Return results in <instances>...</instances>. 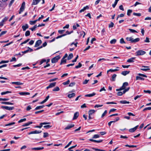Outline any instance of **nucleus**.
I'll use <instances>...</instances> for the list:
<instances>
[{
    "mask_svg": "<svg viewBox=\"0 0 151 151\" xmlns=\"http://www.w3.org/2000/svg\"><path fill=\"white\" fill-rule=\"evenodd\" d=\"M92 149L96 151H105V150H100L97 148H93Z\"/></svg>",
    "mask_w": 151,
    "mask_h": 151,
    "instance_id": "nucleus-53",
    "label": "nucleus"
},
{
    "mask_svg": "<svg viewBox=\"0 0 151 151\" xmlns=\"http://www.w3.org/2000/svg\"><path fill=\"white\" fill-rule=\"evenodd\" d=\"M89 9V7L88 6H86L84 7L83 9H81L79 11L80 13H81L82 12L84 11L86 9Z\"/></svg>",
    "mask_w": 151,
    "mask_h": 151,
    "instance_id": "nucleus-16",
    "label": "nucleus"
},
{
    "mask_svg": "<svg viewBox=\"0 0 151 151\" xmlns=\"http://www.w3.org/2000/svg\"><path fill=\"white\" fill-rule=\"evenodd\" d=\"M41 0H33L32 4V5H36Z\"/></svg>",
    "mask_w": 151,
    "mask_h": 151,
    "instance_id": "nucleus-11",
    "label": "nucleus"
},
{
    "mask_svg": "<svg viewBox=\"0 0 151 151\" xmlns=\"http://www.w3.org/2000/svg\"><path fill=\"white\" fill-rule=\"evenodd\" d=\"M116 75L115 74H114L112 76V81H115V78L116 77Z\"/></svg>",
    "mask_w": 151,
    "mask_h": 151,
    "instance_id": "nucleus-37",
    "label": "nucleus"
},
{
    "mask_svg": "<svg viewBox=\"0 0 151 151\" xmlns=\"http://www.w3.org/2000/svg\"><path fill=\"white\" fill-rule=\"evenodd\" d=\"M116 40L115 39H114L111 40L110 42L111 44H114L116 42Z\"/></svg>",
    "mask_w": 151,
    "mask_h": 151,
    "instance_id": "nucleus-55",
    "label": "nucleus"
},
{
    "mask_svg": "<svg viewBox=\"0 0 151 151\" xmlns=\"http://www.w3.org/2000/svg\"><path fill=\"white\" fill-rule=\"evenodd\" d=\"M11 83L12 84H15L17 85H22L23 84V83H22L20 82H19V81L15 82H12Z\"/></svg>",
    "mask_w": 151,
    "mask_h": 151,
    "instance_id": "nucleus-27",
    "label": "nucleus"
},
{
    "mask_svg": "<svg viewBox=\"0 0 151 151\" xmlns=\"http://www.w3.org/2000/svg\"><path fill=\"white\" fill-rule=\"evenodd\" d=\"M70 82V81L69 80H68L66 82H64L63 83V85H66L68 84Z\"/></svg>",
    "mask_w": 151,
    "mask_h": 151,
    "instance_id": "nucleus-45",
    "label": "nucleus"
},
{
    "mask_svg": "<svg viewBox=\"0 0 151 151\" xmlns=\"http://www.w3.org/2000/svg\"><path fill=\"white\" fill-rule=\"evenodd\" d=\"M79 112H76L74 115L73 120H75L77 119L79 116Z\"/></svg>",
    "mask_w": 151,
    "mask_h": 151,
    "instance_id": "nucleus-14",
    "label": "nucleus"
},
{
    "mask_svg": "<svg viewBox=\"0 0 151 151\" xmlns=\"http://www.w3.org/2000/svg\"><path fill=\"white\" fill-rule=\"evenodd\" d=\"M37 27V25H35L34 27L32 28H29L30 30H31L32 31H34L35 30V29Z\"/></svg>",
    "mask_w": 151,
    "mask_h": 151,
    "instance_id": "nucleus-36",
    "label": "nucleus"
},
{
    "mask_svg": "<svg viewBox=\"0 0 151 151\" xmlns=\"http://www.w3.org/2000/svg\"><path fill=\"white\" fill-rule=\"evenodd\" d=\"M129 30L130 31V32H131L132 33H134V32L137 33V32L135 30H134V29H129Z\"/></svg>",
    "mask_w": 151,
    "mask_h": 151,
    "instance_id": "nucleus-52",
    "label": "nucleus"
},
{
    "mask_svg": "<svg viewBox=\"0 0 151 151\" xmlns=\"http://www.w3.org/2000/svg\"><path fill=\"white\" fill-rule=\"evenodd\" d=\"M82 64L81 63H79L78 64V65L76 66L75 67L76 68H80L82 66Z\"/></svg>",
    "mask_w": 151,
    "mask_h": 151,
    "instance_id": "nucleus-41",
    "label": "nucleus"
},
{
    "mask_svg": "<svg viewBox=\"0 0 151 151\" xmlns=\"http://www.w3.org/2000/svg\"><path fill=\"white\" fill-rule=\"evenodd\" d=\"M74 126V124H71L70 125H68L66 127L65 129H70Z\"/></svg>",
    "mask_w": 151,
    "mask_h": 151,
    "instance_id": "nucleus-15",
    "label": "nucleus"
},
{
    "mask_svg": "<svg viewBox=\"0 0 151 151\" xmlns=\"http://www.w3.org/2000/svg\"><path fill=\"white\" fill-rule=\"evenodd\" d=\"M52 126H50V125H45L44 126V127L46 129H48L51 127Z\"/></svg>",
    "mask_w": 151,
    "mask_h": 151,
    "instance_id": "nucleus-63",
    "label": "nucleus"
},
{
    "mask_svg": "<svg viewBox=\"0 0 151 151\" xmlns=\"http://www.w3.org/2000/svg\"><path fill=\"white\" fill-rule=\"evenodd\" d=\"M44 147H34L33 148H32V150H42L43 149H44Z\"/></svg>",
    "mask_w": 151,
    "mask_h": 151,
    "instance_id": "nucleus-24",
    "label": "nucleus"
},
{
    "mask_svg": "<svg viewBox=\"0 0 151 151\" xmlns=\"http://www.w3.org/2000/svg\"><path fill=\"white\" fill-rule=\"evenodd\" d=\"M100 135L99 134H95L93 137V138H99L100 137Z\"/></svg>",
    "mask_w": 151,
    "mask_h": 151,
    "instance_id": "nucleus-51",
    "label": "nucleus"
},
{
    "mask_svg": "<svg viewBox=\"0 0 151 151\" xmlns=\"http://www.w3.org/2000/svg\"><path fill=\"white\" fill-rule=\"evenodd\" d=\"M33 51V50L30 48H28L27 50L24 51H22V55L23 54L29 52H31Z\"/></svg>",
    "mask_w": 151,
    "mask_h": 151,
    "instance_id": "nucleus-6",
    "label": "nucleus"
},
{
    "mask_svg": "<svg viewBox=\"0 0 151 151\" xmlns=\"http://www.w3.org/2000/svg\"><path fill=\"white\" fill-rule=\"evenodd\" d=\"M19 94L21 95H29L30 94V93L27 92H20L19 93Z\"/></svg>",
    "mask_w": 151,
    "mask_h": 151,
    "instance_id": "nucleus-21",
    "label": "nucleus"
},
{
    "mask_svg": "<svg viewBox=\"0 0 151 151\" xmlns=\"http://www.w3.org/2000/svg\"><path fill=\"white\" fill-rule=\"evenodd\" d=\"M107 110H106L104 111V113L102 114L101 117V118L105 116V115L107 114Z\"/></svg>",
    "mask_w": 151,
    "mask_h": 151,
    "instance_id": "nucleus-62",
    "label": "nucleus"
},
{
    "mask_svg": "<svg viewBox=\"0 0 151 151\" xmlns=\"http://www.w3.org/2000/svg\"><path fill=\"white\" fill-rule=\"evenodd\" d=\"M9 100V98H0V101H7Z\"/></svg>",
    "mask_w": 151,
    "mask_h": 151,
    "instance_id": "nucleus-54",
    "label": "nucleus"
},
{
    "mask_svg": "<svg viewBox=\"0 0 151 151\" xmlns=\"http://www.w3.org/2000/svg\"><path fill=\"white\" fill-rule=\"evenodd\" d=\"M25 6V3L24 2H23L22 4L21 7L20 9L19 14H20L22 12L24 11Z\"/></svg>",
    "mask_w": 151,
    "mask_h": 151,
    "instance_id": "nucleus-4",
    "label": "nucleus"
},
{
    "mask_svg": "<svg viewBox=\"0 0 151 151\" xmlns=\"http://www.w3.org/2000/svg\"><path fill=\"white\" fill-rule=\"evenodd\" d=\"M119 70L118 69H109V70H108L107 71V73H108L109 72H114L115 71H117Z\"/></svg>",
    "mask_w": 151,
    "mask_h": 151,
    "instance_id": "nucleus-33",
    "label": "nucleus"
},
{
    "mask_svg": "<svg viewBox=\"0 0 151 151\" xmlns=\"http://www.w3.org/2000/svg\"><path fill=\"white\" fill-rule=\"evenodd\" d=\"M66 59H63V58L61 59L60 65H61L63 63H66Z\"/></svg>",
    "mask_w": 151,
    "mask_h": 151,
    "instance_id": "nucleus-40",
    "label": "nucleus"
},
{
    "mask_svg": "<svg viewBox=\"0 0 151 151\" xmlns=\"http://www.w3.org/2000/svg\"><path fill=\"white\" fill-rule=\"evenodd\" d=\"M44 106H45L44 105L37 106L35 108L34 110H37L38 109H41L43 108L44 107Z\"/></svg>",
    "mask_w": 151,
    "mask_h": 151,
    "instance_id": "nucleus-23",
    "label": "nucleus"
},
{
    "mask_svg": "<svg viewBox=\"0 0 151 151\" xmlns=\"http://www.w3.org/2000/svg\"><path fill=\"white\" fill-rule=\"evenodd\" d=\"M9 62V60H2L0 62V64L2 63H8Z\"/></svg>",
    "mask_w": 151,
    "mask_h": 151,
    "instance_id": "nucleus-47",
    "label": "nucleus"
},
{
    "mask_svg": "<svg viewBox=\"0 0 151 151\" xmlns=\"http://www.w3.org/2000/svg\"><path fill=\"white\" fill-rule=\"evenodd\" d=\"M95 112V111L94 110H90L89 111L88 113L89 115H91L93 114Z\"/></svg>",
    "mask_w": 151,
    "mask_h": 151,
    "instance_id": "nucleus-35",
    "label": "nucleus"
},
{
    "mask_svg": "<svg viewBox=\"0 0 151 151\" xmlns=\"http://www.w3.org/2000/svg\"><path fill=\"white\" fill-rule=\"evenodd\" d=\"M132 10L130 9H129L127 11V15L129 16L130 15V14L132 13Z\"/></svg>",
    "mask_w": 151,
    "mask_h": 151,
    "instance_id": "nucleus-43",
    "label": "nucleus"
},
{
    "mask_svg": "<svg viewBox=\"0 0 151 151\" xmlns=\"http://www.w3.org/2000/svg\"><path fill=\"white\" fill-rule=\"evenodd\" d=\"M146 53V52L142 50H139L136 52V54L137 56L143 55Z\"/></svg>",
    "mask_w": 151,
    "mask_h": 151,
    "instance_id": "nucleus-3",
    "label": "nucleus"
},
{
    "mask_svg": "<svg viewBox=\"0 0 151 151\" xmlns=\"http://www.w3.org/2000/svg\"><path fill=\"white\" fill-rule=\"evenodd\" d=\"M56 82H55L50 83L48 86L46 87L47 89H48L49 88H51L54 87L56 85Z\"/></svg>",
    "mask_w": 151,
    "mask_h": 151,
    "instance_id": "nucleus-7",
    "label": "nucleus"
},
{
    "mask_svg": "<svg viewBox=\"0 0 151 151\" xmlns=\"http://www.w3.org/2000/svg\"><path fill=\"white\" fill-rule=\"evenodd\" d=\"M73 57V55L72 53H70L67 58V59L68 60H70Z\"/></svg>",
    "mask_w": 151,
    "mask_h": 151,
    "instance_id": "nucleus-30",
    "label": "nucleus"
},
{
    "mask_svg": "<svg viewBox=\"0 0 151 151\" xmlns=\"http://www.w3.org/2000/svg\"><path fill=\"white\" fill-rule=\"evenodd\" d=\"M61 58L60 55H57L51 59V62L52 63H55L57 62L58 60Z\"/></svg>",
    "mask_w": 151,
    "mask_h": 151,
    "instance_id": "nucleus-2",
    "label": "nucleus"
},
{
    "mask_svg": "<svg viewBox=\"0 0 151 151\" xmlns=\"http://www.w3.org/2000/svg\"><path fill=\"white\" fill-rule=\"evenodd\" d=\"M75 84H76V83L75 82H72V83H70L69 84V86H70V87H72L73 86H74Z\"/></svg>",
    "mask_w": 151,
    "mask_h": 151,
    "instance_id": "nucleus-64",
    "label": "nucleus"
},
{
    "mask_svg": "<svg viewBox=\"0 0 151 151\" xmlns=\"http://www.w3.org/2000/svg\"><path fill=\"white\" fill-rule=\"evenodd\" d=\"M49 135V134L47 132H44V135L43 137L44 138H45L47 137Z\"/></svg>",
    "mask_w": 151,
    "mask_h": 151,
    "instance_id": "nucleus-50",
    "label": "nucleus"
},
{
    "mask_svg": "<svg viewBox=\"0 0 151 151\" xmlns=\"http://www.w3.org/2000/svg\"><path fill=\"white\" fill-rule=\"evenodd\" d=\"M114 23L113 22H111L110 24H109V28L112 27L114 26Z\"/></svg>",
    "mask_w": 151,
    "mask_h": 151,
    "instance_id": "nucleus-58",
    "label": "nucleus"
},
{
    "mask_svg": "<svg viewBox=\"0 0 151 151\" xmlns=\"http://www.w3.org/2000/svg\"><path fill=\"white\" fill-rule=\"evenodd\" d=\"M58 79V78H55L53 79H50L49 80V81L50 82H51L56 81Z\"/></svg>",
    "mask_w": 151,
    "mask_h": 151,
    "instance_id": "nucleus-61",
    "label": "nucleus"
},
{
    "mask_svg": "<svg viewBox=\"0 0 151 151\" xmlns=\"http://www.w3.org/2000/svg\"><path fill=\"white\" fill-rule=\"evenodd\" d=\"M95 95L96 93L94 92H93L91 94H86L85 96V97H91L95 96Z\"/></svg>",
    "mask_w": 151,
    "mask_h": 151,
    "instance_id": "nucleus-19",
    "label": "nucleus"
},
{
    "mask_svg": "<svg viewBox=\"0 0 151 151\" xmlns=\"http://www.w3.org/2000/svg\"><path fill=\"white\" fill-rule=\"evenodd\" d=\"M49 97V96L48 95L46 97V98L43 101L40 102L39 104H42L45 103L48 100Z\"/></svg>",
    "mask_w": 151,
    "mask_h": 151,
    "instance_id": "nucleus-17",
    "label": "nucleus"
},
{
    "mask_svg": "<svg viewBox=\"0 0 151 151\" xmlns=\"http://www.w3.org/2000/svg\"><path fill=\"white\" fill-rule=\"evenodd\" d=\"M135 58L134 57L132 58L128 59L127 60V62L128 63L133 62H134L133 60L135 59Z\"/></svg>",
    "mask_w": 151,
    "mask_h": 151,
    "instance_id": "nucleus-25",
    "label": "nucleus"
},
{
    "mask_svg": "<svg viewBox=\"0 0 151 151\" xmlns=\"http://www.w3.org/2000/svg\"><path fill=\"white\" fill-rule=\"evenodd\" d=\"M11 93V91H6V92H1V94L2 95H5V94H6L7 93Z\"/></svg>",
    "mask_w": 151,
    "mask_h": 151,
    "instance_id": "nucleus-39",
    "label": "nucleus"
},
{
    "mask_svg": "<svg viewBox=\"0 0 151 151\" xmlns=\"http://www.w3.org/2000/svg\"><path fill=\"white\" fill-rule=\"evenodd\" d=\"M42 41L40 40H37L35 43V47L39 46L42 43Z\"/></svg>",
    "mask_w": 151,
    "mask_h": 151,
    "instance_id": "nucleus-8",
    "label": "nucleus"
},
{
    "mask_svg": "<svg viewBox=\"0 0 151 151\" xmlns=\"http://www.w3.org/2000/svg\"><path fill=\"white\" fill-rule=\"evenodd\" d=\"M1 108L3 109H5L7 110L10 111L13 110L14 109V107H9L8 106H2Z\"/></svg>",
    "mask_w": 151,
    "mask_h": 151,
    "instance_id": "nucleus-5",
    "label": "nucleus"
},
{
    "mask_svg": "<svg viewBox=\"0 0 151 151\" xmlns=\"http://www.w3.org/2000/svg\"><path fill=\"white\" fill-rule=\"evenodd\" d=\"M142 67L147 68H141L140 70L142 71H147L150 70V68H149V66H142Z\"/></svg>",
    "mask_w": 151,
    "mask_h": 151,
    "instance_id": "nucleus-12",
    "label": "nucleus"
},
{
    "mask_svg": "<svg viewBox=\"0 0 151 151\" xmlns=\"http://www.w3.org/2000/svg\"><path fill=\"white\" fill-rule=\"evenodd\" d=\"M30 35V32L29 31L27 30L26 31L25 33V36L26 37L29 36Z\"/></svg>",
    "mask_w": 151,
    "mask_h": 151,
    "instance_id": "nucleus-42",
    "label": "nucleus"
},
{
    "mask_svg": "<svg viewBox=\"0 0 151 151\" xmlns=\"http://www.w3.org/2000/svg\"><path fill=\"white\" fill-rule=\"evenodd\" d=\"M120 42L121 44L125 43L124 41V39L123 38H122L120 40Z\"/></svg>",
    "mask_w": 151,
    "mask_h": 151,
    "instance_id": "nucleus-60",
    "label": "nucleus"
},
{
    "mask_svg": "<svg viewBox=\"0 0 151 151\" xmlns=\"http://www.w3.org/2000/svg\"><path fill=\"white\" fill-rule=\"evenodd\" d=\"M119 119V117H117L116 118V120H114L112 121H110L111 123H115L116 122L118 121Z\"/></svg>",
    "mask_w": 151,
    "mask_h": 151,
    "instance_id": "nucleus-56",
    "label": "nucleus"
},
{
    "mask_svg": "<svg viewBox=\"0 0 151 151\" xmlns=\"http://www.w3.org/2000/svg\"><path fill=\"white\" fill-rule=\"evenodd\" d=\"M1 103L2 104H7V105H13V103H12L10 102H2Z\"/></svg>",
    "mask_w": 151,
    "mask_h": 151,
    "instance_id": "nucleus-31",
    "label": "nucleus"
},
{
    "mask_svg": "<svg viewBox=\"0 0 151 151\" xmlns=\"http://www.w3.org/2000/svg\"><path fill=\"white\" fill-rule=\"evenodd\" d=\"M126 39L127 41H130L131 43H135L138 42L140 40L139 38L134 39L132 37H127Z\"/></svg>",
    "mask_w": 151,
    "mask_h": 151,
    "instance_id": "nucleus-1",
    "label": "nucleus"
},
{
    "mask_svg": "<svg viewBox=\"0 0 151 151\" xmlns=\"http://www.w3.org/2000/svg\"><path fill=\"white\" fill-rule=\"evenodd\" d=\"M66 35V34H63V35H60V36H58V37H56V39H58L59 38H61V37H63L64 36H65Z\"/></svg>",
    "mask_w": 151,
    "mask_h": 151,
    "instance_id": "nucleus-57",
    "label": "nucleus"
},
{
    "mask_svg": "<svg viewBox=\"0 0 151 151\" xmlns=\"http://www.w3.org/2000/svg\"><path fill=\"white\" fill-rule=\"evenodd\" d=\"M46 60L45 59H42L40 62V65H41L43 63L46 62Z\"/></svg>",
    "mask_w": 151,
    "mask_h": 151,
    "instance_id": "nucleus-49",
    "label": "nucleus"
},
{
    "mask_svg": "<svg viewBox=\"0 0 151 151\" xmlns=\"http://www.w3.org/2000/svg\"><path fill=\"white\" fill-rule=\"evenodd\" d=\"M130 72V71H123L122 72V73H121V74L124 76H125L127 74H128Z\"/></svg>",
    "mask_w": 151,
    "mask_h": 151,
    "instance_id": "nucleus-18",
    "label": "nucleus"
},
{
    "mask_svg": "<svg viewBox=\"0 0 151 151\" xmlns=\"http://www.w3.org/2000/svg\"><path fill=\"white\" fill-rule=\"evenodd\" d=\"M120 103L121 104H129L130 103V102L129 101H127L126 100H122L120 101Z\"/></svg>",
    "mask_w": 151,
    "mask_h": 151,
    "instance_id": "nucleus-22",
    "label": "nucleus"
},
{
    "mask_svg": "<svg viewBox=\"0 0 151 151\" xmlns=\"http://www.w3.org/2000/svg\"><path fill=\"white\" fill-rule=\"evenodd\" d=\"M135 130H136L135 129L133 128L129 129V131L131 132H134Z\"/></svg>",
    "mask_w": 151,
    "mask_h": 151,
    "instance_id": "nucleus-59",
    "label": "nucleus"
},
{
    "mask_svg": "<svg viewBox=\"0 0 151 151\" xmlns=\"http://www.w3.org/2000/svg\"><path fill=\"white\" fill-rule=\"evenodd\" d=\"M75 96V94L74 93H72L71 94H69L68 95V96L70 98H71Z\"/></svg>",
    "mask_w": 151,
    "mask_h": 151,
    "instance_id": "nucleus-28",
    "label": "nucleus"
},
{
    "mask_svg": "<svg viewBox=\"0 0 151 151\" xmlns=\"http://www.w3.org/2000/svg\"><path fill=\"white\" fill-rule=\"evenodd\" d=\"M29 27L28 25L26 24L24 25H23L22 26V28L23 31H25L26 30V29L28 28Z\"/></svg>",
    "mask_w": 151,
    "mask_h": 151,
    "instance_id": "nucleus-13",
    "label": "nucleus"
},
{
    "mask_svg": "<svg viewBox=\"0 0 151 151\" xmlns=\"http://www.w3.org/2000/svg\"><path fill=\"white\" fill-rule=\"evenodd\" d=\"M119 0H115V1L114 2V4H112V7L114 8L116 6V5L117 4V3L118 2V1H119Z\"/></svg>",
    "mask_w": 151,
    "mask_h": 151,
    "instance_id": "nucleus-38",
    "label": "nucleus"
},
{
    "mask_svg": "<svg viewBox=\"0 0 151 151\" xmlns=\"http://www.w3.org/2000/svg\"><path fill=\"white\" fill-rule=\"evenodd\" d=\"M60 89L57 86L55 88L52 90V91H58L60 90Z\"/></svg>",
    "mask_w": 151,
    "mask_h": 151,
    "instance_id": "nucleus-34",
    "label": "nucleus"
},
{
    "mask_svg": "<svg viewBox=\"0 0 151 151\" xmlns=\"http://www.w3.org/2000/svg\"><path fill=\"white\" fill-rule=\"evenodd\" d=\"M32 122H30L23 124L22 126L23 127L27 126L30 125V124H32Z\"/></svg>",
    "mask_w": 151,
    "mask_h": 151,
    "instance_id": "nucleus-29",
    "label": "nucleus"
},
{
    "mask_svg": "<svg viewBox=\"0 0 151 151\" xmlns=\"http://www.w3.org/2000/svg\"><path fill=\"white\" fill-rule=\"evenodd\" d=\"M41 131L35 130V131H32L28 133V134L29 135L33 134H38L42 132Z\"/></svg>",
    "mask_w": 151,
    "mask_h": 151,
    "instance_id": "nucleus-9",
    "label": "nucleus"
},
{
    "mask_svg": "<svg viewBox=\"0 0 151 151\" xmlns=\"http://www.w3.org/2000/svg\"><path fill=\"white\" fill-rule=\"evenodd\" d=\"M26 118L22 119L18 121V123H21L22 122L25 121H26Z\"/></svg>",
    "mask_w": 151,
    "mask_h": 151,
    "instance_id": "nucleus-44",
    "label": "nucleus"
},
{
    "mask_svg": "<svg viewBox=\"0 0 151 151\" xmlns=\"http://www.w3.org/2000/svg\"><path fill=\"white\" fill-rule=\"evenodd\" d=\"M78 44V42H74L71 43L70 45V46L71 47L74 46L75 47H77V44Z\"/></svg>",
    "mask_w": 151,
    "mask_h": 151,
    "instance_id": "nucleus-26",
    "label": "nucleus"
},
{
    "mask_svg": "<svg viewBox=\"0 0 151 151\" xmlns=\"http://www.w3.org/2000/svg\"><path fill=\"white\" fill-rule=\"evenodd\" d=\"M136 80H139L142 81H143L144 80V78L139 76H137L136 77Z\"/></svg>",
    "mask_w": 151,
    "mask_h": 151,
    "instance_id": "nucleus-32",
    "label": "nucleus"
},
{
    "mask_svg": "<svg viewBox=\"0 0 151 151\" xmlns=\"http://www.w3.org/2000/svg\"><path fill=\"white\" fill-rule=\"evenodd\" d=\"M133 15L135 16H137L139 17L141 16V14L140 13H133Z\"/></svg>",
    "mask_w": 151,
    "mask_h": 151,
    "instance_id": "nucleus-48",
    "label": "nucleus"
},
{
    "mask_svg": "<svg viewBox=\"0 0 151 151\" xmlns=\"http://www.w3.org/2000/svg\"><path fill=\"white\" fill-rule=\"evenodd\" d=\"M15 124V122H12L11 123H9L8 124H6L5 125V126H10L14 124Z\"/></svg>",
    "mask_w": 151,
    "mask_h": 151,
    "instance_id": "nucleus-46",
    "label": "nucleus"
},
{
    "mask_svg": "<svg viewBox=\"0 0 151 151\" xmlns=\"http://www.w3.org/2000/svg\"><path fill=\"white\" fill-rule=\"evenodd\" d=\"M129 85L128 83L127 82H125L123 83V85L121 87L122 88V90H124L125 88L126 87Z\"/></svg>",
    "mask_w": 151,
    "mask_h": 151,
    "instance_id": "nucleus-10",
    "label": "nucleus"
},
{
    "mask_svg": "<svg viewBox=\"0 0 151 151\" xmlns=\"http://www.w3.org/2000/svg\"><path fill=\"white\" fill-rule=\"evenodd\" d=\"M89 141H91L93 142H97V143H100L103 141V140L102 139L100 140H94V139H89Z\"/></svg>",
    "mask_w": 151,
    "mask_h": 151,
    "instance_id": "nucleus-20",
    "label": "nucleus"
}]
</instances>
